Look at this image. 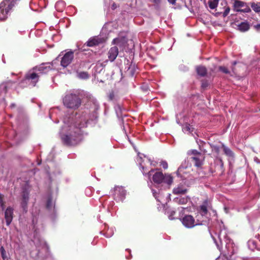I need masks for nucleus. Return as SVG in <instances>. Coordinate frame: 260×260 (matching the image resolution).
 Returning <instances> with one entry per match:
<instances>
[{"mask_svg": "<svg viewBox=\"0 0 260 260\" xmlns=\"http://www.w3.org/2000/svg\"><path fill=\"white\" fill-rule=\"evenodd\" d=\"M0 252L1 254L3 260H8V258L7 256L6 252L4 247L2 246L0 248Z\"/></svg>", "mask_w": 260, "mask_h": 260, "instance_id": "2f4dec72", "label": "nucleus"}, {"mask_svg": "<svg viewBox=\"0 0 260 260\" xmlns=\"http://www.w3.org/2000/svg\"><path fill=\"white\" fill-rule=\"evenodd\" d=\"M28 197L29 196H23L21 206L25 212H26L27 211V204L28 201Z\"/></svg>", "mask_w": 260, "mask_h": 260, "instance_id": "bb28decb", "label": "nucleus"}, {"mask_svg": "<svg viewBox=\"0 0 260 260\" xmlns=\"http://www.w3.org/2000/svg\"><path fill=\"white\" fill-rule=\"evenodd\" d=\"M118 49L117 47H111L108 52V58L111 61H113L117 56Z\"/></svg>", "mask_w": 260, "mask_h": 260, "instance_id": "4468645a", "label": "nucleus"}, {"mask_svg": "<svg viewBox=\"0 0 260 260\" xmlns=\"http://www.w3.org/2000/svg\"><path fill=\"white\" fill-rule=\"evenodd\" d=\"M140 163V166H141V168H142V171H143V174H145V171H144V165H145V164L143 165V162H139Z\"/></svg>", "mask_w": 260, "mask_h": 260, "instance_id": "79ce46f5", "label": "nucleus"}, {"mask_svg": "<svg viewBox=\"0 0 260 260\" xmlns=\"http://www.w3.org/2000/svg\"><path fill=\"white\" fill-rule=\"evenodd\" d=\"M116 198H114V199L115 200H119V199L121 198V201H122L123 200L124 196H116Z\"/></svg>", "mask_w": 260, "mask_h": 260, "instance_id": "37998d69", "label": "nucleus"}, {"mask_svg": "<svg viewBox=\"0 0 260 260\" xmlns=\"http://www.w3.org/2000/svg\"><path fill=\"white\" fill-rule=\"evenodd\" d=\"M63 103L68 108L76 109L80 106L81 101L78 95L72 91L66 94L63 99Z\"/></svg>", "mask_w": 260, "mask_h": 260, "instance_id": "39448f33", "label": "nucleus"}, {"mask_svg": "<svg viewBox=\"0 0 260 260\" xmlns=\"http://www.w3.org/2000/svg\"><path fill=\"white\" fill-rule=\"evenodd\" d=\"M219 259H219V257H217V258L216 259V260H219Z\"/></svg>", "mask_w": 260, "mask_h": 260, "instance_id": "6e6d98bb", "label": "nucleus"}, {"mask_svg": "<svg viewBox=\"0 0 260 260\" xmlns=\"http://www.w3.org/2000/svg\"><path fill=\"white\" fill-rule=\"evenodd\" d=\"M191 158L193 161L194 165L199 167L202 165V162L204 157L203 154H199L198 155L193 156Z\"/></svg>", "mask_w": 260, "mask_h": 260, "instance_id": "f3484780", "label": "nucleus"}, {"mask_svg": "<svg viewBox=\"0 0 260 260\" xmlns=\"http://www.w3.org/2000/svg\"><path fill=\"white\" fill-rule=\"evenodd\" d=\"M16 0H4L0 4V20H5Z\"/></svg>", "mask_w": 260, "mask_h": 260, "instance_id": "423d86ee", "label": "nucleus"}, {"mask_svg": "<svg viewBox=\"0 0 260 260\" xmlns=\"http://www.w3.org/2000/svg\"><path fill=\"white\" fill-rule=\"evenodd\" d=\"M115 109H116V113H117V114L118 115V116H120V115H119V113L118 112V111L117 110H119V111H120L121 109H120V107L119 105L117 106L116 107H115Z\"/></svg>", "mask_w": 260, "mask_h": 260, "instance_id": "c03bdc74", "label": "nucleus"}, {"mask_svg": "<svg viewBox=\"0 0 260 260\" xmlns=\"http://www.w3.org/2000/svg\"><path fill=\"white\" fill-rule=\"evenodd\" d=\"M198 74L202 77L205 76L207 74L206 68L204 66H199L196 68Z\"/></svg>", "mask_w": 260, "mask_h": 260, "instance_id": "b1692460", "label": "nucleus"}, {"mask_svg": "<svg viewBox=\"0 0 260 260\" xmlns=\"http://www.w3.org/2000/svg\"><path fill=\"white\" fill-rule=\"evenodd\" d=\"M114 98V94L113 92H111L109 95V98L110 100H113Z\"/></svg>", "mask_w": 260, "mask_h": 260, "instance_id": "a19ab883", "label": "nucleus"}, {"mask_svg": "<svg viewBox=\"0 0 260 260\" xmlns=\"http://www.w3.org/2000/svg\"><path fill=\"white\" fill-rule=\"evenodd\" d=\"M78 76L80 79H85L89 77L88 74L86 72H82L78 73Z\"/></svg>", "mask_w": 260, "mask_h": 260, "instance_id": "f704fd0d", "label": "nucleus"}, {"mask_svg": "<svg viewBox=\"0 0 260 260\" xmlns=\"http://www.w3.org/2000/svg\"><path fill=\"white\" fill-rule=\"evenodd\" d=\"M212 210V204L210 200H206L200 206V210L196 216L197 221L189 215H186L180 220L183 225L187 228H192L195 225L205 224L208 221V211Z\"/></svg>", "mask_w": 260, "mask_h": 260, "instance_id": "f03ea898", "label": "nucleus"}, {"mask_svg": "<svg viewBox=\"0 0 260 260\" xmlns=\"http://www.w3.org/2000/svg\"><path fill=\"white\" fill-rule=\"evenodd\" d=\"M238 29L240 31L244 32L247 31L250 28L249 24L246 22H242L237 25Z\"/></svg>", "mask_w": 260, "mask_h": 260, "instance_id": "4be33fe9", "label": "nucleus"}, {"mask_svg": "<svg viewBox=\"0 0 260 260\" xmlns=\"http://www.w3.org/2000/svg\"><path fill=\"white\" fill-rule=\"evenodd\" d=\"M189 153L193 155L194 156L198 155L199 154H202L201 153L198 152L196 150H191L189 151Z\"/></svg>", "mask_w": 260, "mask_h": 260, "instance_id": "4c0bfd02", "label": "nucleus"}, {"mask_svg": "<svg viewBox=\"0 0 260 260\" xmlns=\"http://www.w3.org/2000/svg\"><path fill=\"white\" fill-rule=\"evenodd\" d=\"M223 148L224 152L226 155L229 156H232L233 155V153L232 152L230 149H229V148L224 145H223Z\"/></svg>", "mask_w": 260, "mask_h": 260, "instance_id": "473e14b6", "label": "nucleus"}, {"mask_svg": "<svg viewBox=\"0 0 260 260\" xmlns=\"http://www.w3.org/2000/svg\"><path fill=\"white\" fill-rule=\"evenodd\" d=\"M51 70V67L49 63H43L39 67L34 68L26 74L24 79L21 83L22 86H35L38 82L40 76Z\"/></svg>", "mask_w": 260, "mask_h": 260, "instance_id": "20e7f679", "label": "nucleus"}, {"mask_svg": "<svg viewBox=\"0 0 260 260\" xmlns=\"http://www.w3.org/2000/svg\"><path fill=\"white\" fill-rule=\"evenodd\" d=\"M124 41V38H115L113 40V43L114 44L119 45L121 43Z\"/></svg>", "mask_w": 260, "mask_h": 260, "instance_id": "c9c22d12", "label": "nucleus"}, {"mask_svg": "<svg viewBox=\"0 0 260 260\" xmlns=\"http://www.w3.org/2000/svg\"><path fill=\"white\" fill-rule=\"evenodd\" d=\"M160 0H153V2L156 4L159 3Z\"/></svg>", "mask_w": 260, "mask_h": 260, "instance_id": "603ef678", "label": "nucleus"}, {"mask_svg": "<svg viewBox=\"0 0 260 260\" xmlns=\"http://www.w3.org/2000/svg\"><path fill=\"white\" fill-rule=\"evenodd\" d=\"M225 6L224 7V11L223 12L222 16L225 17L229 14L230 11V8L227 6V4L226 3H224Z\"/></svg>", "mask_w": 260, "mask_h": 260, "instance_id": "72a5a7b5", "label": "nucleus"}, {"mask_svg": "<svg viewBox=\"0 0 260 260\" xmlns=\"http://www.w3.org/2000/svg\"><path fill=\"white\" fill-rule=\"evenodd\" d=\"M202 86L203 87H206L207 86V84L206 83H202Z\"/></svg>", "mask_w": 260, "mask_h": 260, "instance_id": "3c124183", "label": "nucleus"}, {"mask_svg": "<svg viewBox=\"0 0 260 260\" xmlns=\"http://www.w3.org/2000/svg\"><path fill=\"white\" fill-rule=\"evenodd\" d=\"M154 171V170L152 169L148 173V177H149V178H150V176H151L152 175V173Z\"/></svg>", "mask_w": 260, "mask_h": 260, "instance_id": "49530a36", "label": "nucleus"}, {"mask_svg": "<svg viewBox=\"0 0 260 260\" xmlns=\"http://www.w3.org/2000/svg\"><path fill=\"white\" fill-rule=\"evenodd\" d=\"M34 238L33 242L38 249L37 255H39L41 249L44 250L45 251L48 250L49 247L46 242L37 235L36 229L34 232Z\"/></svg>", "mask_w": 260, "mask_h": 260, "instance_id": "6e6552de", "label": "nucleus"}, {"mask_svg": "<svg viewBox=\"0 0 260 260\" xmlns=\"http://www.w3.org/2000/svg\"><path fill=\"white\" fill-rule=\"evenodd\" d=\"M152 192L154 195L155 194L157 193V191L154 190V189H152Z\"/></svg>", "mask_w": 260, "mask_h": 260, "instance_id": "864d4df0", "label": "nucleus"}, {"mask_svg": "<svg viewBox=\"0 0 260 260\" xmlns=\"http://www.w3.org/2000/svg\"><path fill=\"white\" fill-rule=\"evenodd\" d=\"M113 193L117 195H125L127 193V191L122 186H116Z\"/></svg>", "mask_w": 260, "mask_h": 260, "instance_id": "6ab92c4d", "label": "nucleus"}, {"mask_svg": "<svg viewBox=\"0 0 260 260\" xmlns=\"http://www.w3.org/2000/svg\"><path fill=\"white\" fill-rule=\"evenodd\" d=\"M152 180L155 183H165L170 185L173 183V179L170 174L165 175L161 172H156L152 176Z\"/></svg>", "mask_w": 260, "mask_h": 260, "instance_id": "0eeeda50", "label": "nucleus"}, {"mask_svg": "<svg viewBox=\"0 0 260 260\" xmlns=\"http://www.w3.org/2000/svg\"><path fill=\"white\" fill-rule=\"evenodd\" d=\"M187 168V162L186 161H184L183 163L178 168L177 174L178 176H180L181 178H185L184 174L186 173V172L184 171V170Z\"/></svg>", "mask_w": 260, "mask_h": 260, "instance_id": "a211bd4d", "label": "nucleus"}, {"mask_svg": "<svg viewBox=\"0 0 260 260\" xmlns=\"http://www.w3.org/2000/svg\"><path fill=\"white\" fill-rule=\"evenodd\" d=\"M9 201L8 196H0V207L3 211L5 210L6 206L9 204Z\"/></svg>", "mask_w": 260, "mask_h": 260, "instance_id": "aec40b11", "label": "nucleus"}, {"mask_svg": "<svg viewBox=\"0 0 260 260\" xmlns=\"http://www.w3.org/2000/svg\"><path fill=\"white\" fill-rule=\"evenodd\" d=\"M161 166H162V167L165 169H166L168 168V163L167 161H162L161 162Z\"/></svg>", "mask_w": 260, "mask_h": 260, "instance_id": "58836bf2", "label": "nucleus"}, {"mask_svg": "<svg viewBox=\"0 0 260 260\" xmlns=\"http://www.w3.org/2000/svg\"><path fill=\"white\" fill-rule=\"evenodd\" d=\"M32 216H33V218L32 220V224L34 225V228L35 229L36 227V224L37 223V219H36V217L34 215H32Z\"/></svg>", "mask_w": 260, "mask_h": 260, "instance_id": "ea45409f", "label": "nucleus"}, {"mask_svg": "<svg viewBox=\"0 0 260 260\" xmlns=\"http://www.w3.org/2000/svg\"><path fill=\"white\" fill-rule=\"evenodd\" d=\"M66 6L65 3L62 1H58L55 5L56 10L58 12L63 11Z\"/></svg>", "mask_w": 260, "mask_h": 260, "instance_id": "5701e85b", "label": "nucleus"}, {"mask_svg": "<svg viewBox=\"0 0 260 260\" xmlns=\"http://www.w3.org/2000/svg\"><path fill=\"white\" fill-rule=\"evenodd\" d=\"M87 119L84 116L76 115L66 117L59 135L62 142L67 145H75L82 139L81 128L86 126Z\"/></svg>", "mask_w": 260, "mask_h": 260, "instance_id": "f257e3e1", "label": "nucleus"}, {"mask_svg": "<svg viewBox=\"0 0 260 260\" xmlns=\"http://www.w3.org/2000/svg\"><path fill=\"white\" fill-rule=\"evenodd\" d=\"M114 233V230L113 228H111L110 229H108V230L105 232H104L103 231L100 232V233L102 235H103L104 236H105L107 238H110L111 237Z\"/></svg>", "mask_w": 260, "mask_h": 260, "instance_id": "a878e982", "label": "nucleus"}, {"mask_svg": "<svg viewBox=\"0 0 260 260\" xmlns=\"http://www.w3.org/2000/svg\"><path fill=\"white\" fill-rule=\"evenodd\" d=\"M14 215V209L10 206L8 207L5 210V219L6 225L9 226L11 223Z\"/></svg>", "mask_w": 260, "mask_h": 260, "instance_id": "ddd939ff", "label": "nucleus"}, {"mask_svg": "<svg viewBox=\"0 0 260 260\" xmlns=\"http://www.w3.org/2000/svg\"><path fill=\"white\" fill-rule=\"evenodd\" d=\"M187 192V187L183 184H179L173 189L174 194H185Z\"/></svg>", "mask_w": 260, "mask_h": 260, "instance_id": "2eb2a0df", "label": "nucleus"}, {"mask_svg": "<svg viewBox=\"0 0 260 260\" xmlns=\"http://www.w3.org/2000/svg\"><path fill=\"white\" fill-rule=\"evenodd\" d=\"M234 9L235 11L243 13H249L251 12L250 7L246 3L239 0H235L234 3Z\"/></svg>", "mask_w": 260, "mask_h": 260, "instance_id": "9d476101", "label": "nucleus"}, {"mask_svg": "<svg viewBox=\"0 0 260 260\" xmlns=\"http://www.w3.org/2000/svg\"><path fill=\"white\" fill-rule=\"evenodd\" d=\"M251 243H252V244H255L254 242L249 241L248 242V244H249V245H250Z\"/></svg>", "mask_w": 260, "mask_h": 260, "instance_id": "5fc2aeb1", "label": "nucleus"}, {"mask_svg": "<svg viewBox=\"0 0 260 260\" xmlns=\"http://www.w3.org/2000/svg\"><path fill=\"white\" fill-rule=\"evenodd\" d=\"M163 210H164L165 214L167 215L170 220H174L176 218L174 217V215L176 213V212L174 210L166 208Z\"/></svg>", "mask_w": 260, "mask_h": 260, "instance_id": "412c9836", "label": "nucleus"}, {"mask_svg": "<svg viewBox=\"0 0 260 260\" xmlns=\"http://www.w3.org/2000/svg\"><path fill=\"white\" fill-rule=\"evenodd\" d=\"M101 42L102 40L100 38L97 37H94L89 39L86 42V44L87 46L93 47L99 45Z\"/></svg>", "mask_w": 260, "mask_h": 260, "instance_id": "dca6fc26", "label": "nucleus"}, {"mask_svg": "<svg viewBox=\"0 0 260 260\" xmlns=\"http://www.w3.org/2000/svg\"><path fill=\"white\" fill-rule=\"evenodd\" d=\"M176 0H168L169 3L172 5H175L176 4Z\"/></svg>", "mask_w": 260, "mask_h": 260, "instance_id": "a18cd8bd", "label": "nucleus"}, {"mask_svg": "<svg viewBox=\"0 0 260 260\" xmlns=\"http://www.w3.org/2000/svg\"><path fill=\"white\" fill-rule=\"evenodd\" d=\"M117 8V6L115 3H113L112 5V9L113 10Z\"/></svg>", "mask_w": 260, "mask_h": 260, "instance_id": "8fccbe9b", "label": "nucleus"}, {"mask_svg": "<svg viewBox=\"0 0 260 260\" xmlns=\"http://www.w3.org/2000/svg\"><path fill=\"white\" fill-rule=\"evenodd\" d=\"M219 69L220 71H221L222 72H223L225 74H228L229 73L228 69L224 67L220 66V67H219Z\"/></svg>", "mask_w": 260, "mask_h": 260, "instance_id": "e433bc0d", "label": "nucleus"}, {"mask_svg": "<svg viewBox=\"0 0 260 260\" xmlns=\"http://www.w3.org/2000/svg\"><path fill=\"white\" fill-rule=\"evenodd\" d=\"M254 27L257 30H260V23L256 24Z\"/></svg>", "mask_w": 260, "mask_h": 260, "instance_id": "de8ad7c7", "label": "nucleus"}, {"mask_svg": "<svg viewBox=\"0 0 260 260\" xmlns=\"http://www.w3.org/2000/svg\"><path fill=\"white\" fill-rule=\"evenodd\" d=\"M219 0H209V7L211 9H214L217 7Z\"/></svg>", "mask_w": 260, "mask_h": 260, "instance_id": "c756f323", "label": "nucleus"}, {"mask_svg": "<svg viewBox=\"0 0 260 260\" xmlns=\"http://www.w3.org/2000/svg\"><path fill=\"white\" fill-rule=\"evenodd\" d=\"M251 7L255 12H260V3H251Z\"/></svg>", "mask_w": 260, "mask_h": 260, "instance_id": "cd10ccee", "label": "nucleus"}, {"mask_svg": "<svg viewBox=\"0 0 260 260\" xmlns=\"http://www.w3.org/2000/svg\"><path fill=\"white\" fill-rule=\"evenodd\" d=\"M74 58V52L69 51L66 53L61 58L60 64L63 68L68 66L72 61Z\"/></svg>", "mask_w": 260, "mask_h": 260, "instance_id": "9b49d317", "label": "nucleus"}, {"mask_svg": "<svg viewBox=\"0 0 260 260\" xmlns=\"http://www.w3.org/2000/svg\"><path fill=\"white\" fill-rule=\"evenodd\" d=\"M193 128L191 125L186 124L182 127V131L184 133H191L193 132Z\"/></svg>", "mask_w": 260, "mask_h": 260, "instance_id": "7c9ffc66", "label": "nucleus"}, {"mask_svg": "<svg viewBox=\"0 0 260 260\" xmlns=\"http://www.w3.org/2000/svg\"><path fill=\"white\" fill-rule=\"evenodd\" d=\"M55 200L53 196H47L46 199V208L50 212V216L52 219H54L56 214Z\"/></svg>", "mask_w": 260, "mask_h": 260, "instance_id": "1a4fd4ad", "label": "nucleus"}, {"mask_svg": "<svg viewBox=\"0 0 260 260\" xmlns=\"http://www.w3.org/2000/svg\"><path fill=\"white\" fill-rule=\"evenodd\" d=\"M188 196H179V197H176L174 199V201L179 203V204H185L188 202Z\"/></svg>", "mask_w": 260, "mask_h": 260, "instance_id": "393cba45", "label": "nucleus"}, {"mask_svg": "<svg viewBox=\"0 0 260 260\" xmlns=\"http://www.w3.org/2000/svg\"><path fill=\"white\" fill-rule=\"evenodd\" d=\"M7 91V83H3L0 85V95H3Z\"/></svg>", "mask_w": 260, "mask_h": 260, "instance_id": "c85d7f7f", "label": "nucleus"}, {"mask_svg": "<svg viewBox=\"0 0 260 260\" xmlns=\"http://www.w3.org/2000/svg\"><path fill=\"white\" fill-rule=\"evenodd\" d=\"M147 161L151 165H154L152 164V161L150 160V159L147 158Z\"/></svg>", "mask_w": 260, "mask_h": 260, "instance_id": "09e8293b", "label": "nucleus"}, {"mask_svg": "<svg viewBox=\"0 0 260 260\" xmlns=\"http://www.w3.org/2000/svg\"><path fill=\"white\" fill-rule=\"evenodd\" d=\"M217 231H218V238L220 242L219 244L216 239L211 234L214 243H215L217 248L220 251L222 248L221 245L224 242L225 244V248L227 250V257H231L233 254L237 251L238 248L235 245L233 241L228 236V230L225 228L222 222L218 223L217 228Z\"/></svg>", "mask_w": 260, "mask_h": 260, "instance_id": "7ed1b4c3", "label": "nucleus"}, {"mask_svg": "<svg viewBox=\"0 0 260 260\" xmlns=\"http://www.w3.org/2000/svg\"><path fill=\"white\" fill-rule=\"evenodd\" d=\"M155 199L159 203L157 204L158 209L162 210L166 208L167 203L170 201V196H155Z\"/></svg>", "mask_w": 260, "mask_h": 260, "instance_id": "f8f14e48", "label": "nucleus"}]
</instances>
